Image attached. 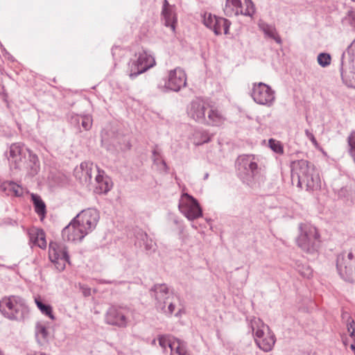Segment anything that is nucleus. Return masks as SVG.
<instances>
[{
  "instance_id": "nucleus-4",
  "label": "nucleus",
  "mask_w": 355,
  "mask_h": 355,
  "mask_svg": "<svg viewBox=\"0 0 355 355\" xmlns=\"http://www.w3.org/2000/svg\"><path fill=\"white\" fill-rule=\"evenodd\" d=\"M237 175L239 179L250 187H253L259 178L260 168L251 155H243L236 162Z\"/></svg>"
},
{
  "instance_id": "nucleus-19",
  "label": "nucleus",
  "mask_w": 355,
  "mask_h": 355,
  "mask_svg": "<svg viewBox=\"0 0 355 355\" xmlns=\"http://www.w3.org/2000/svg\"><path fill=\"white\" fill-rule=\"evenodd\" d=\"M18 295H10L4 297L0 300V312L6 318H10V313L15 309V302L18 299Z\"/></svg>"
},
{
  "instance_id": "nucleus-14",
  "label": "nucleus",
  "mask_w": 355,
  "mask_h": 355,
  "mask_svg": "<svg viewBox=\"0 0 355 355\" xmlns=\"http://www.w3.org/2000/svg\"><path fill=\"white\" fill-rule=\"evenodd\" d=\"M89 233L83 229L76 220L73 218L62 231V237L64 241H81Z\"/></svg>"
},
{
  "instance_id": "nucleus-44",
  "label": "nucleus",
  "mask_w": 355,
  "mask_h": 355,
  "mask_svg": "<svg viewBox=\"0 0 355 355\" xmlns=\"http://www.w3.org/2000/svg\"><path fill=\"white\" fill-rule=\"evenodd\" d=\"M200 135H201V141L200 142V144L207 143L210 141L211 138L207 132L202 131L200 132Z\"/></svg>"
},
{
  "instance_id": "nucleus-57",
  "label": "nucleus",
  "mask_w": 355,
  "mask_h": 355,
  "mask_svg": "<svg viewBox=\"0 0 355 355\" xmlns=\"http://www.w3.org/2000/svg\"><path fill=\"white\" fill-rule=\"evenodd\" d=\"M155 343H156V340H155V339L153 340V341H152V344H153V345H155Z\"/></svg>"
},
{
  "instance_id": "nucleus-38",
  "label": "nucleus",
  "mask_w": 355,
  "mask_h": 355,
  "mask_svg": "<svg viewBox=\"0 0 355 355\" xmlns=\"http://www.w3.org/2000/svg\"><path fill=\"white\" fill-rule=\"evenodd\" d=\"M178 346L175 349V352L178 355H190L187 352V347L183 341L180 339H175Z\"/></svg>"
},
{
  "instance_id": "nucleus-41",
  "label": "nucleus",
  "mask_w": 355,
  "mask_h": 355,
  "mask_svg": "<svg viewBox=\"0 0 355 355\" xmlns=\"http://www.w3.org/2000/svg\"><path fill=\"white\" fill-rule=\"evenodd\" d=\"M155 243L153 241L148 237L146 241L144 243V248L146 252L155 251Z\"/></svg>"
},
{
  "instance_id": "nucleus-3",
  "label": "nucleus",
  "mask_w": 355,
  "mask_h": 355,
  "mask_svg": "<svg viewBox=\"0 0 355 355\" xmlns=\"http://www.w3.org/2000/svg\"><path fill=\"white\" fill-rule=\"evenodd\" d=\"M300 234L297 239V245L304 252L314 254L320 246V235L315 227L300 223Z\"/></svg>"
},
{
  "instance_id": "nucleus-11",
  "label": "nucleus",
  "mask_w": 355,
  "mask_h": 355,
  "mask_svg": "<svg viewBox=\"0 0 355 355\" xmlns=\"http://www.w3.org/2000/svg\"><path fill=\"white\" fill-rule=\"evenodd\" d=\"M245 10H243V3L241 0H226L223 11L227 17L243 15L252 17L255 12L253 2L251 0H245Z\"/></svg>"
},
{
  "instance_id": "nucleus-51",
  "label": "nucleus",
  "mask_w": 355,
  "mask_h": 355,
  "mask_svg": "<svg viewBox=\"0 0 355 355\" xmlns=\"http://www.w3.org/2000/svg\"><path fill=\"white\" fill-rule=\"evenodd\" d=\"M84 295L88 296L90 295V288H87L83 291Z\"/></svg>"
},
{
  "instance_id": "nucleus-25",
  "label": "nucleus",
  "mask_w": 355,
  "mask_h": 355,
  "mask_svg": "<svg viewBox=\"0 0 355 355\" xmlns=\"http://www.w3.org/2000/svg\"><path fill=\"white\" fill-rule=\"evenodd\" d=\"M225 117L220 111L216 109H211L208 112L207 119H206L204 123L212 126H219L223 123Z\"/></svg>"
},
{
  "instance_id": "nucleus-9",
  "label": "nucleus",
  "mask_w": 355,
  "mask_h": 355,
  "mask_svg": "<svg viewBox=\"0 0 355 355\" xmlns=\"http://www.w3.org/2000/svg\"><path fill=\"white\" fill-rule=\"evenodd\" d=\"M180 212L189 220L198 218L202 216V210L198 200L187 193H184L179 202Z\"/></svg>"
},
{
  "instance_id": "nucleus-16",
  "label": "nucleus",
  "mask_w": 355,
  "mask_h": 355,
  "mask_svg": "<svg viewBox=\"0 0 355 355\" xmlns=\"http://www.w3.org/2000/svg\"><path fill=\"white\" fill-rule=\"evenodd\" d=\"M15 309L12 313H10V320H16L19 322L24 321L29 318L30 309L26 301L19 296L17 301L15 302Z\"/></svg>"
},
{
  "instance_id": "nucleus-52",
  "label": "nucleus",
  "mask_w": 355,
  "mask_h": 355,
  "mask_svg": "<svg viewBox=\"0 0 355 355\" xmlns=\"http://www.w3.org/2000/svg\"><path fill=\"white\" fill-rule=\"evenodd\" d=\"M162 163L165 170H166L168 168V166H167L166 163L165 162V161L162 159Z\"/></svg>"
},
{
  "instance_id": "nucleus-50",
  "label": "nucleus",
  "mask_w": 355,
  "mask_h": 355,
  "mask_svg": "<svg viewBox=\"0 0 355 355\" xmlns=\"http://www.w3.org/2000/svg\"><path fill=\"white\" fill-rule=\"evenodd\" d=\"M101 282L106 284H111L115 282V281H110V280H101Z\"/></svg>"
},
{
  "instance_id": "nucleus-37",
  "label": "nucleus",
  "mask_w": 355,
  "mask_h": 355,
  "mask_svg": "<svg viewBox=\"0 0 355 355\" xmlns=\"http://www.w3.org/2000/svg\"><path fill=\"white\" fill-rule=\"evenodd\" d=\"M34 243L42 249L46 247V241L44 237V233L42 230L37 233Z\"/></svg>"
},
{
  "instance_id": "nucleus-32",
  "label": "nucleus",
  "mask_w": 355,
  "mask_h": 355,
  "mask_svg": "<svg viewBox=\"0 0 355 355\" xmlns=\"http://www.w3.org/2000/svg\"><path fill=\"white\" fill-rule=\"evenodd\" d=\"M135 245L139 248H142L144 246V243L148 239V234L141 230H139L135 232Z\"/></svg>"
},
{
  "instance_id": "nucleus-54",
  "label": "nucleus",
  "mask_w": 355,
  "mask_h": 355,
  "mask_svg": "<svg viewBox=\"0 0 355 355\" xmlns=\"http://www.w3.org/2000/svg\"><path fill=\"white\" fill-rule=\"evenodd\" d=\"M209 177V173H205V176H204V180H206Z\"/></svg>"
},
{
  "instance_id": "nucleus-36",
  "label": "nucleus",
  "mask_w": 355,
  "mask_h": 355,
  "mask_svg": "<svg viewBox=\"0 0 355 355\" xmlns=\"http://www.w3.org/2000/svg\"><path fill=\"white\" fill-rule=\"evenodd\" d=\"M171 337L169 335L158 336L157 340L159 342V345L163 349L164 352L166 350L168 345H171Z\"/></svg>"
},
{
  "instance_id": "nucleus-35",
  "label": "nucleus",
  "mask_w": 355,
  "mask_h": 355,
  "mask_svg": "<svg viewBox=\"0 0 355 355\" xmlns=\"http://www.w3.org/2000/svg\"><path fill=\"white\" fill-rule=\"evenodd\" d=\"M331 55L327 53H320L318 55V62L322 67L329 66L331 63Z\"/></svg>"
},
{
  "instance_id": "nucleus-27",
  "label": "nucleus",
  "mask_w": 355,
  "mask_h": 355,
  "mask_svg": "<svg viewBox=\"0 0 355 355\" xmlns=\"http://www.w3.org/2000/svg\"><path fill=\"white\" fill-rule=\"evenodd\" d=\"M164 24L166 26L171 27L173 31H175V24L177 22V18L173 10V8H170L166 10V12H162Z\"/></svg>"
},
{
  "instance_id": "nucleus-21",
  "label": "nucleus",
  "mask_w": 355,
  "mask_h": 355,
  "mask_svg": "<svg viewBox=\"0 0 355 355\" xmlns=\"http://www.w3.org/2000/svg\"><path fill=\"white\" fill-rule=\"evenodd\" d=\"M93 164L90 162H82L80 169L75 170L76 177L85 182H90L92 178Z\"/></svg>"
},
{
  "instance_id": "nucleus-26",
  "label": "nucleus",
  "mask_w": 355,
  "mask_h": 355,
  "mask_svg": "<svg viewBox=\"0 0 355 355\" xmlns=\"http://www.w3.org/2000/svg\"><path fill=\"white\" fill-rule=\"evenodd\" d=\"M214 22L215 24L214 26L213 31L215 35H220L222 29L224 31V34H228L229 28L231 25V22L228 19L223 17H218L217 20Z\"/></svg>"
},
{
  "instance_id": "nucleus-2",
  "label": "nucleus",
  "mask_w": 355,
  "mask_h": 355,
  "mask_svg": "<svg viewBox=\"0 0 355 355\" xmlns=\"http://www.w3.org/2000/svg\"><path fill=\"white\" fill-rule=\"evenodd\" d=\"M291 182L297 187L313 191L320 187L319 173L313 164L305 159L291 162Z\"/></svg>"
},
{
  "instance_id": "nucleus-55",
  "label": "nucleus",
  "mask_w": 355,
  "mask_h": 355,
  "mask_svg": "<svg viewBox=\"0 0 355 355\" xmlns=\"http://www.w3.org/2000/svg\"><path fill=\"white\" fill-rule=\"evenodd\" d=\"M243 10H245V1L243 3Z\"/></svg>"
},
{
  "instance_id": "nucleus-53",
  "label": "nucleus",
  "mask_w": 355,
  "mask_h": 355,
  "mask_svg": "<svg viewBox=\"0 0 355 355\" xmlns=\"http://www.w3.org/2000/svg\"><path fill=\"white\" fill-rule=\"evenodd\" d=\"M350 349L354 352V353L355 354V345L354 344H352L350 345Z\"/></svg>"
},
{
  "instance_id": "nucleus-22",
  "label": "nucleus",
  "mask_w": 355,
  "mask_h": 355,
  "mask_svg": "<svg viewBox=\"0 0 355 355\" xmlns=\"http://www.w3.org/2000/svg\"><path fill=\"white\" fill-rule=\"evenodd\" d=\"M35 336L40 345H44L49 342V333L46 325L42 322H37L35 327Z\"/></svg>"
},
{
  "instance_id": "nucleus-48",
  "label": "nucleus",
  "mask_w": 355,
  "mask_h": 355,
  "mask_svg": "<svg viewBox=\"0 0 355 355\" xmlns=\"http://www.w3.org/2000/svg\"><path fill=\"white\" fill-rule=\"evenodd\" d=\"M158 155H159V153L157 152V150H154L153 151V156L154 162H157V159H158V158L157 157V156H158Z\"/></svg>"
},
{
  "instance_id": "nucleus-17",
  "label": "nucleus",
  "mask_w": 355,
  "mask_h": 355,
  "mask_svg": "<svg viewBox=\"0 0 355 355\" xmlns=\"http://www.w3.org/2000/svg\"><path fill=\"white\" fill-rule=\"evenodd\" d=\"M96 168L98 174L95 178L97 186L96 187V192L99 194H106L108 193L113 187L112 179L105 174L103 170L100 169L97 166Z\"/></svg>"
},
{
  "instance_id": "nucleus-18",
  "label": "nucleus",
  "mask_w": 355,
  "mask_h": 355,
  "mask_svg": "<svg viewBox=\"0 0 355 355\" xmlns=\"http://www.w3.org/2000/svg\"><path fill=\"white\" fill-rule=\"evenodd\" d=\"M49 257L50 260H56L62 258L65 259L68 263H70L68 248L63 243L51 242L49 244Z\"/></svg>"
},
{
  "instance_id": "nucleus-43",
  "label": "nucleus",
  "mask_w": 355,
  "mask_h": 355,
  "mask_svg": "<svg viewBox=\"0 0 355 355\" xmlns=\"http://www.w3.org/2000/svg\"><path fill=\"white\" fill-rule=\"evenodd\" d=\"M305 135L306 136V137L315 145H316L318 144L317 142V140L315 137V136L313 135V134L309 131L308 129H306L305 131Z\"/></svg>"
},
{
  "instance_id": "nucleus-6",
  "label": "nucleus",
  "mask_w": 355,
  "mask_h": 355,
  "mask_svg": "<svg viewBox=\"0 0 355 355\" xmlns=\"http://www.w3.org/2000/svg\"><path fill=\"white\" fill-rule=\"evenodd\" d=\"M132 312V309L127 305L112 304L105 314V322L112 326L125 328L128 325L129 315Z\"/></svg>"
},
{
  "instance_id": "nucleus-39",
  "label": "nucleus",
  "mask_w": 355,
  "mask_h": 355,
  "mask_svg": "<svg viewBox=\"0 0 355 355\" xmlns=\"http://www.w3.org/2000/svg\"><path fill=\"white\" fill-rule=\"evenodd\" d=\"M218 19V17L216 15H211V14H209L207 16L205 15L204 17V24L209 28L213 31L214 22Z\"/></svg>"
},
{
  "instance_id": "nucleus-34",
  "label": "nucleus",
  "mask_w": 355,
  "mask_h": 355,
  "mask_svg": "<svg viewBox=\"0 0 355 355\" xmlns=\"http://www.w3.org/2000/svg\"><path fill=\"white\" fill-rule=\"evenodd\" d=\"M256 342L261 349H262L265 352H268L272 349V346L275 345V340L274 338V336H272L269 338V340L263 339L262 340L263 345H261V344L257 340H256Z\"/></svg>"
},
{
  "instance_id": "nucleus-59",
  "label": "nucleus",
  "mask_w": 355,
  "mask_h": 355,
  "mask_svg": "<svg viewBox=\"0 0 355 355\" xmlns=\"http://www.w3.org/2000/svg\"><path fill=\"white\" fill-rule=\"evenodd\" d=\"M0 355H5L2 351L0 350Z\"/></svg>"
},
{
  "instance_id": "nucleus-30",
  "label": "nucleus",
  "mask_w": 355,
  "mask_h": 355,
  "mask_svg": "<svg viewBox=\"0 0 355 355\" xmlns=\"http://www.w3.org/2000/svg\"><path fill=\"white\" fill-rule=\"evenodd\" d=\"M338 197L347 202H352L353 198V191L347 187H342L338 191Z\"/></svg>"
},
{
  "instance_id": "nucleus-5",
  "label": "nucleus",
  "mask_w": 355,
  "mask_h": 355,
  "mask_svg": "<svg viewBox=\"0 0 355 355\" xmlns=\"http://www.w3.org/2000/svg\"><path fill=\"white\" fill-rule=\"evenodd\" d=\"M336 268L344 280L355 282V248L338 254Z\"/></svg>"
},
{
  "instance_id": "nucleus-29",
  "label": "nucleus",
  "mask_w": 355,
  "mask_h": 355,
  "mask_svg": "<svg viewBox=\"0 0 355 355\" xmlns=\"http://www.w3.org/2000/svg\"><path fill=\"white\" fill-rule=\"evenodd\" d=\"M3 189L12 192L15 196L20 197L23 195L22 188L13 182H5L3 184Z\"/></svg>"
},
{
  "instance_id": "nucleus-1",
  "label": "nucleus",
  "mask_w": 355,
  "mask_h": 355,
  "mask_svg": "<svg viewBox=\"0 0 355 355\" xmlns=\"http://www.w3.org/2000/svg\"><path fill=\"white\" fill-rule=\"evenodd\" d=\"M8 160L12 170L23 171L31 177L36 175L40 170L37 155L20 143L10 145Z\"/></svg>"
},
{
  "instance_id": "nucleus-42",
  "label": "nucleus",
  "mask_w": 355,
  "mask_h": 355,
  "mask_svg": "<svg viewBox=\"0 0 355 355\" xmlns=\"http://www.w3.org/2000/svg\"><path fill=\"white\" fill-rule=\"evenodd\" d=\"M175 308V305L173 302H170L168 305V308L165 307L164 311H160L161 313H164L167 316H171Z\"/></svg>"
},
{
  "instance_id": "nucleus-24",
  "label": "nucleus",
  "mask_w": 355,
  "mask_h": 355,
  "mask_svg": "<svg viewBox=\"0 0 355 355\" xmlns=\"http://www.w3.org/2000/svg\"><path fill=\"white\" fill-rule=\"evenodd\" d=\"M258 26L260 30H261L267 37L274 40L277 44L282 43V39L277 34L274 25L268 24L266 22L260 20Z\"/></svg>"
},
{
  "instance_id": "nucleus-28",
  "label": "nucleus",
  "mask_w": 355,
  "mask_h": 355,
  "mask_svg": "<svg viewBox=\"0 0 355 355\" xmlns=\"http://www.w3.org/2000/svg\"><path fill=\"white\" fill-rule=\"evenodd\" d=\"M35 304L37 306V308L40 310V311L49 316L51 319L53 320L54 319V316L53 315V311H52V307L51 305L48 304H45L44 303L40 297H36L35 298Z\"/></svg>"
},
{
  "instance_id": "nucleus-31",
  "label": "nucleus",
  "mask_w": 355,
  "mask_h": 355,
  "mask_svg": "<svg viewBox=\"0 0 355 355\" xmlns=\"http://www.w3.org/2000/svg\"><path fill=\"white\" fill-rule=\"evenodd\" d=\"M343 319L347 318V329L349 334V336L355 340V320L348 315L347 313L342 314Z\"/></svg>"
},
{
  "instance_id": "nucleus-13",
  "label": "nucleus",
  "mask_w": 355,
  "mask_h": 355,
  "mask_svg": "<svg viewBox=\"0 0 355 355\" xmlns=\"http://www.w3.org/2000/svg\"><path fill=\"white\" fill-rule=\"evenodd\" d=\"M151 297L155 300V307L157 311H164L165 304L169 299V288L166 284H156L149 290Z\"/></svg>"
},
{
  "instance_id": "nucleus-12",
  "label": "nucleus",
  "mask_w": 355,
  "mask_h": 355,
  "mask_svg": "<svg viewBox=\"0 0 355 355\" xmlns=\"http://www.w3.org/2000/svg\"><path fill=\"white\" fill-rule=\"evenodd\" d=\"M99 218V212L94 208L84 209L73 218L88 233L92 232L96 228Z\"/></svg>"
},
{
  "instance_id": "nucleus-15",
  "label": "nucleus",
  "mask_w": 355,
  "mask_h": 355,
  "mask_svg": "<svg viewBox=\"0 0 355 355\" xmlns=\"http://www.w3.org/2000/svg\"><path fill=\"white\" fill-rule=\"evenodd\" d=\"M205 104L200 98L193 100L187 107L188 115L196 121L204 123L206 121Z\"/></svg>"
},
{
  "instance_id": "nucleus-40",
  "label": "nucleus",
  "mask_w": 355,
  "mask_h": 355,
  "mask_svg": "<svg viewBox=\"0 0 355 355\" xmlns=\"http://www.w3.org/2000/svg\"><path fill=\"white\" fill-rule=\"evenodd\" d=\"M51 261L54 263L55 268L59 272H61L64 270L66 267V263H67V261H65V259L62 258L56 260H51Z\"/></svg>"
},
{
  "instance_id": "nucleus-7",
  "label": "nucleus",
  "mask_w": 355,
  "mask_h": 355,
  "mask_svg": "<svg viewBox=\"0 0 355 355\" xmlns=\"http://www.w3.org/2000/svg\"><path fill=\"white\" fill-rule=\"evenodd\" d=\"M164 84L163 85H157L158 89L162 92L166 93L169 91L178 92L187 85L186 73L182 69L175 68L169 71L167 78L164 79Z\"/></svg>"
},
{
  "instance_id": "nucleus-8",
  "label": "nucleus",
  "mask_w": 355,
  "mask_h": 355,
  "mask_svg": "<svg viewBox=\"0 0 355 355\" xmlns=\"http://www.w3.org/2000/svg\"><path fill=\"white\" fill-rule=\"evenodd\" d=\"M250 96L256 103L268 107H270L275 99V91L261 82L252 84Z\"/></svg>"
},
{
  "instance_id": "nucleus-33",
  "label": "nucleus",
  "mask_w": 355,
  "mask_h": 355,
  "mask_svg": "<svg viewBox=\"0 0 355 355\" xmlns=\"http://www.w3.org/2000/svg\"><path fill=\"white\" fill-rule=\"evenodd\" d=\"M269 147L275 153L282 155L284 153V148L280 141L274 139H270L268 141Z\"/></svg>"
},
{
  "instance_id": "nucleus-23",
  "label": "nucleus",
  "mask_w": 355,
  "mask_h": 355,
  "mask_svg": "<svg viewBox=\"0 0 355 355\" xmlns=\"http://www.w3.org/2000/svg\"><path fill=\"white\" fill-rule=\"evenodd\" d=\"M31 197L34 207V210L35 213L39 216L41 220H42L46 217V204L40 196L36 193H31Z\"/></svg>"
},
{
  "instance_id": "nucleus-49",
  "label": "nucleus",
  "mask_w": 355,
  "mask_h": 355,
  "mask_svg": "<svg viewBox=\"0 0 355 355\" xmlns=\"http://www.w3.org/2000/svg\"><path fill=\"white\" fill-rule=\"evenodd\" d=\"M343 65V63L342 62L341 67H340V75H341L342 78H343L346 71L344 70Z\"/></svg>"
},
{
  "instance_id": "nucleus-47",
  "label": "nucleus",
  "mask_w": 355,
  "mask_h": 355,
  "mask_svg": "<svg viewBox=\"0 0 355 355\" xmlns=\"http://www.w3.org/2000/svg\"><path fill=\"white\" fill-rule=\"evenodd\" d=\"M264 335V332L261 329H257L255 332V336L258 338H261Z\"/></svg>"
},
{
  "instance_id": "nucleus-58",
  "label": "nucleus",
  "mask_w": 355,
  "mask_h": 355,
  "mask_svg": "<svg viewBox=\"0 0 355 355\" xmlns=\"http://www.w3.org/2000/svg\"><path fill=\"white\" fill-rule=\"evenodd\" d=\"M311 274V272H309L308 274L305 275L307 277H309V275Z\"/></svg>"
},
{
  "instance_id": "nucleus-56",
  "label": "nucleus",
  "mask_w": 355,
  "mask_h": 355,
  "mask_svg": "<svg viewBox=\"0 0 355 355\" xmlns=\"http://www.w3.org/2000/svg\"><path fill=\"white\" fill-rule=\"evenodd\" d=\"M180 314V311H178V313H176L175 314V315L178 317V316H179Z\"/></svg>"
},
{
  "instance_id": "nucleus-20",
  "label": "nucleus",
  "mask_w": 355,
  "mask_h": 355,
  "mask_svg": "<svg viewBox=\"0 0 355 355\" xmlns=\"http://www.w3.org/2000/svg\"><path fill=\"white\" fill-rule=\"evenodd\" d=\"M69 122L76 126L80 124L85 130H89L92 125V119L89 115H79L75 113L70 114L69 116Z\"/></svg>"
},
{
  "instance_id": "nucleus-46",
  "label": "nucleus",
  "mask_w": 355,
  "mask_h": 355,
  "mask_svg": "<svg viewBox=\"0 0 355 355\" xmlns=\"http://www.w3.org/2000/svg\"><path fill=\"white\" fill-rule=\"evenodd\" d=\"M170 8H172L169 5L168 1L167 0H164V3H163L162 10V12H166V10L170 9Z\"/></svg>"
},
{
  "instance_id": "nucleus-45",
  "label": "nucleus",
  "mask_w": 355,
  "mask_h": 355,
  "mask_svg": "<svg viewBox=\"0 0 355 355\" xmlns=\"http://www.w3.org/2000/svg\"><path fill=\"white\" fill-rule=\"evenodd\" d=\"M175 338H171V345H168V347L171 349V355L173 354V352L175 351V349L174 348V346H175V344L177 343L176 340H175Z\"/></svg>"
},
{
  "instance_id": "nucleus-10",
  "label": "nucleus",
  "mask_w": 355,
  "mask_h": 355,
  "mask_svg": "<svg viewBox=\"0 0 355 355\" xmlns=\"http://www.w3.org/2000/svg\"><path fill=\"white\" fill-rule=\"evenodd\" d=\"M153 58L146 51L139 53L136 60L129 62V76L131 79L135 78L138 75L144 73L155 64Z\"/></svg>"
}]
</instances>
